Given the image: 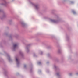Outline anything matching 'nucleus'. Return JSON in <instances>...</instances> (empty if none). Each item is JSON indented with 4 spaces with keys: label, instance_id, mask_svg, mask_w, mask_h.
I'll list each match as a JSON object with an SVG mask.
<instances>
[{
    "label": "nucleus",
    "instance_id": "obj_1",
    "mask_svg": "<svg viewBox=\"0 0 78 78\" xmlns=\"http://www.w3.org/2000/svg\"><path fill=\"white\" fill-rule=\"evenodd\" d=\"M14 48H16L17 47V44H14L13 46Z\"/></svg>",
    "mask_w": 78,
    "mask_h": 78
},
{
    "label": "nucleus",
    "instance_id": "obj_2",
    "mask_svg": "<svg viewBox=\"0 0 78 78\" xmlns=\"http://www.w3.org/2000/svg\"><path fill=\"white\" fill-rule=\"evenodd\" d=\"M16 60L17 62V64H18V62H19V61H18V59L17 58H16Z\"/></svg>",
    "mask_w": 78,
    "mask_h": 78
},
{
    "label": "nucleus",
    "instance_id": "obj_3",
    "mask_svg": "<svg viewBox=\"0 0 78 78\" xmlns=\"http://www.w3.org/2000/svg\"><path fill=\"white\" fill-rule=\"evenodd\" d=\"M75 12L73 11V13H74Z\"/></svg>",
    "mask_w": 78,
    "mask_h": 78
},
{
    "label": "nucleus",
    "instance_id": "obj_4",
    "mask_svg": "<svg viewBox=\"0 0 78 78\" xmlns=\"http://www.w3.org/2000/svg\"><path fill=\"white\" fill-rule=\"evenodd\" d=\"M39 64H40V63L39 62Z\"/></svg>",
    "mask_w": 78,
    "mask_h": 78
}]
</instances>
